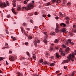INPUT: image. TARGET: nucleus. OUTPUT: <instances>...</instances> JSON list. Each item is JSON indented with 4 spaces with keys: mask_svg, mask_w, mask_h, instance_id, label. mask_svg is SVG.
Instances as JSON below:
<instances>
[{
    "mask_svg": "<svg viewBox=\"0 0 76 76\" xmlns=\"http://www.w3.org/2000/svg\"><path fill=\"white\" fill-rule=\"evenodd\" d=\"M62 47H63L64 48H66V46L64 44L62 45Z\"/></svg>",
    "mask_w": 76,
    "mask_h": 76,
    "instance_id": "obj_32",
    "label": "nucleus"
},
{
    "mask_svg": "<svg viewBox=\"0 0 76 76\" xmlns=\"http://www.w3.org/2000/svg\"><path fill=\"white\" fill-rule=\"evenodd\" d=\"M20 3H22L23 2V0H19Z\"/></svg>",
    "mask_w": 76,
    "mask_h": 76,
    "instance_id": "obj_60",
    "label": "nucleus"
},
{
    "mask_svg": "<svg viewBox=\"0 0 76 76\" xmlns=\"http://www.w3.org/2000/svg\"><path fill=\"white\" fill-rule=\"evenodd\" d=\"M34 4L32 3H30L28 4H27V10H31V9H33L34 7Z\"/></svg>",
    "mask_w": 76,
    "mask_h": 76,
    "instance_id": "obj_1",
    "label": "nucleus"
},
{
    "mask_svg": "<svg viewBox=\"0 0 76 76\" xmlns=\"http://www.w3.org/2000/svg\"><path fill=\"white\" fill-rule=\"evenodd\" d=\"M13 7H16V3L13 4Z\"/></svg>",
    "mask_w": 76,
    "mask_h": 76,
    "instance_id": "obj_39",
    "label": "nucleus"
},
{
    "mask_svg": "<svg viewBox=\"0 0 76 76\" xmlns=\"http://www.w3.org/2000/svg\"><path fill=\"white\" fill-rule=\"evenodd\" d=\"M48 18H50V17H51V15H50V14H48Z\"/></svg>",
    "mask_w": 76,
    "mask_h": 76,
    "instance_id": "obj_55",
    "label": "nucleus"
},
{
    "mask_svg": "<svg viewBox=\"0 0 76 76\" xmlns=\"http://www.w3.org/2000/svg\"><path fill=\"white\" fill-rule=\"evenodd\" d=\"M61 55H62V56H65V54L62 52H61Z\"/></svg>",
    "mask_w": 76,
    "mask_h": 76,
    "instance_id": "obj_45",
    "label": "nucleus"
},
{
    "mask_svg": "<svg viewBox=\"0 0 76 76\" xmlns=\"http://www.w3.org/2000/svg\"><path fill=\"white\" fill-rule=\"evenodd\" d=\"M53 47H51L50 48V51H52L53 50Z\"/></svg>",
    "mask_w": 76,
    "mask_h": 76,
    "instance_id": "obj_27",
    "label": "nucleus"
},
{
    "mask_svg": "<svg viewBox=\"0 0 76 76\" xmlns=\"http://www.w3.org/2000/svg\"><path fill=\"white\" fill-rule=\"evenodd\" d=\"M6 3L7 6H9V3L8 1H6Z\"/></svg>",
    "mask_w": 76,
    "mask_h": 76,
    "instance_id": "obj_26",
    "label": "nucleus"
},
{
    "mask_svg": "<svg viewBox=\"0 0 76 76\" xmlns=\"http://www.w3.org/2000/svg\"><path fill=\"white\" fill-rule=\"evenodd\" d=\"M11 59L12 60V61H14L15 60V59L14 58V57L13 56H11Z\"/></svg>",
    "mask_w": 76,
    "mask_h": 76,
    "instance_id": "obj_16",
    "label": "nucleus"
},
{
    "mask_svg": "<svg viewBox=\"0 0 76 76\" xmlns=\"http://www.w3.org/2000/svg\"><path fill=\"white\" fill-rule=\"evenodd\" d=\"M56 58H59V57H60V56L58 54V53H56Z\"/></svg>",
    "mask_w": 76,
    "mask_h": 76,
    "instance_id": "obj_10",
    "label": "nucleus"
},
{
    "mask_svg": "<svg viewBox=\"0 0 76 76\" xmlns=\"http://www.w3.org/2000/svg\"><path fill=\"white\" fill-rule=\"evenodd\" d=\"M20 29L22 33L23 34V33L24 32V35H26V36H28V35L26 33L25 31L23 29V28L22 27H20Z\"/></svg>",
    "mask_w": 76,
    "mask_h": 76,
    "instance_id": "obj_5",
    "label": "nucleus"
},
{
    "mask_svg": "<svg viewBox=\"0 0 76 76\" xmlns=\"http://www.w3.org/2000/svg\"><path fill=\"white\" fill-rule=\"evenodd\" d=\"M54 65H55V64H54V63H53L50 65V66H54Z\"/></svg>",
    "mask_w": 76,
    "mask_h": 76,
    "instance_id": "obj_21",
    "label": "nucleus"
},
{
    "mask_svg": "<svg viewBox=\"0 0 76 76\" xmlns=\"http://www.w3.org/2000/svg\"><path fill=\"white\" fill-rule=\"evenodd\" d=\"M69 21H66V24H68V25H69Z\"/></svg>",
    "mask_w": 76,
    "mask_h": 76,
    "instance_id": "obj_58",
    "label": "nucleus"
},
{
    "mask_svg": "<svg viewBox=\"0 0 76 76\" xmlns=\"http://www.w3.org/2000/svg\"><path fill=\"white\" fill-rule=\"evenodd\" d=\"M55 31L56 32V33H58V32H59V30H58V28H57V27H56Z\"/></svg>",
    "mask_w": 76,
    "mask_h": 76,
    "instance_id": "obj_11",
    "label": "nucleus"
},
{
    "mask_svg": "<svg viewBox=\"0 0 76 76\" xmlns=\"http://www.w3.org/2000/svg\"><path fill=\"white\" fill-rule=\"evenodd\" d=\"M61 31L62 32H65L66 31V29H65V28H63L62 29Z\"/></svg>",
    "mask_w": 76,
    "mask_h": 76,
    "instance_id": "obj_15",
    "label": "nucleus"
},
{
    "mask_svg": "<svg viewBox=\"0 0 76 76\" xmlns=\"http://www.w3.org/2000/svg\"><path fill=\"white\" fill-rule=\"evenodd\" d=\"M3 60V57H0V61H1V60Z\"/></svg>",
    "mask_w": 76,
    "mask_h": 76,
    "instance_id": "obj_43",
    "label": "nucleus"
},
{
    "mask_svg": "<svg viewBox=\"0 0 76 76\" xmlns=\"http://www.w3.org/2000/svg\"><path fill=\"white\" fill-rule=\"evenodd\" d=\"M72 31L73 32H74V33H76V30L75 29H73L72 30Z\"/></svg>",
    "mask_w": 76,
    "mask_h": 76,
    "instance_id": "obj_25",
    "label": "nucleus"
},
{
    "mask_svg": "<svg viewBox=\"0 0 76 76\" xmlns=\"http://www.w3.org/2000/svg\"><path fill=\"white\" fill-rule=\"evenodd\" d=\"M17 9L18 11L19 12V6H17Z\"/></svg>",
    "mask_w": 76,
    "mask_h": 76,
    "instance_id": "obj_33",
    "label": "nucleus"
},
{
    "mask_svg": "<svg viewBox=\"0 0 76 76\" xmlns=\"http://www.w3.org/2000/svg\"><path fill=\"white\" fill-rule=\"evenodd\" d=\"M30 22L31 23H34V22H33V20H30Z\"/></svg>",
    "mask_w": 76,
    "mask_h": 76,
    "instance_id": "obj_44",
    "label": "nucleus"
},
{
    "mask_svg": "<svg viewBox=\"0 0 76 76\" xmlns=\"http://www.w3.org/2000/svg\"><path fill=\"white\" fill-rule=\"evenodd\" d=\"M19 75L20 76H23V74L22 73H20L19 74Z\"/></svg>",
    "mask_w": 76,
    "mask_h": 76,
    "instance_id": "obj_40",
    "label": "nucleus"
},
{
    "mask_svg": "<svg viewBox=\"0 0 76 76\" xmlns=\"http://www.w3.org/2000/svg\"><path fill=\"white\" fill-rule=\"evenodd\" d=\"M6 32L7 34H9V31L7 30H6Z\"/></svg>",
    "mask_w": 76,
    "mask_h": 76,
    "instance_id": "obj_52",
    "label": "nucleus"
},
{
    "mask_svg": "<svg viewBox=\"0 0 76 76\" xmlns=\"http://www.w3.org/2000/svg\"><path fill=\"white\" fill-rule=\"evenodd\" d=\"M35 15H38V13H37V12H36L34 13Z\"/></svg>",
    "mask_w": 76,
    "mask_h": 76,
    "instance_id": "obj_49",
    "label": "nucleus"
},
{
    "mask_svg": "<svg viewBox=\"0 0 76 76\" xmlns=\"http://www.w3.org/2000/svg\"><path fill=\"white\" fill-rule=\"evenodd\" d=\"M69 63V61H68V60H65L64 61L62 62V64H64V63Z\"/></svg>",
    "mask_w": 76,
    "mask_h": 76,
    "instance_id": "obj_12",
    "label": "nucleus"
},
{
    "mask_svg": "<svg viewBox=\"0 0 76 76\" xmlns=\"http://www.w3.org/2000/svg\"><path fill=\"white\" fill-rule=\"evenodd\" d=\"M33 76H39L36 74H34L33 75Z\"/></svg>",
    "mask_w": 76,
    "mask_h": 76,
    "instance_id": "obj_64",
    "label": "nucleus"
},
{
    "mask_svg": "<svg viewBox=\"0 0 76 76\" xmlns=\"http://www.w3.org/2000/svg\"><path fill=\"white\" fill-rule=\"evenodd\" d=\"M33 59L34 60H36V57L35 55H33Z\"/></svg>",
    "mask_w": 76,
    "mask_h": 76,
    "instance_id": "obj_19",
    "label": "nucleus"
},
{
    "mask_svg": "<svg viewBox=\"0 0 76 76\" xmlns=\"http://www.w3.org/2000/svg\"><path fill=\"white\" fill-rule=\"evenodd\" d=\"M11 38H12V39H13V40H14V41H15V40L16 39V38H15V37L13 38V37L12 36L11 37Z\"/></svg>",
    "mask_w": 76,
    "mask_h": 76,
    "instance_id": "obj_31",
    "label": "nucleus"
},
{
    "mask_svg": "<svg viewBox=\"0 0 76 76\" xmlns=\"http://www.w3.org/2000/svg\"><path fill=\"white\" fill-rule=\"evenodd\" d=\"M12 12L13 13H14V14H16V13L15 12V9L14 8H12Z\"/></svg>",
    "mask_w": 76,
    "mask_h": 76,
    "instance_id": "obj_9",
    "label": "nucleus"
},
{
    "mask_svg": "<svg viewBox=\"0 0 76 76\" xmlns=\"http://www.w3.org/2000/svg\"><path fill=\"white\" fill-rule=\"evenodd\" d=\"M56 34L55 33V32H53V33H51L50 34V35H55Z\"/></svg>",
    "mask_w": 76,
    "mask_h": 76,
    "instance_id": "obj_37",
    "label": "nucleus"
},
{
    "mask_svg": "<svg viewBox=\"0 0 76 76\" xmlns=\"http://www.w3.org/2000/svg\"><path fill=\"white\" fill-rule=\"evenodd\" d=\"M55 48L56 50H59V48H58V46H56Z\"/></svg>",
    "mask_w": 76,
    "mask_h": 76,
    "instance_id": "obj_35",
    "label": "nucleus"
},
{
    "mask_svg": "<svg viewBox=\"0 0 76 76\" xmlns=\"http://www.w3.org/2000/svg\"><path fill=\"white\" fill-rule=\"evenodd\" d=\"M24 3L25 4H27V2L26 1H24Z\"/></svg>",
    "mask_w": 76,
    "mask_h": 76,
    "instance_id": "obj_50",
    "label": "nucleus"
},
{
    "mask_svg": "<svg viewBox=\"0 0 76 76\" xmlns=\"http://www.w3.org/2000/svg\"><path fill=\"white\" fill-rule=\"evenodd\" d=\"M67 5L68 6H70V5H71V4L69 2L67 3Z\"/></svg>",
    "mask_w": 76,
    "mask_h": 76,
    "instance_id": "obj_29",
    "label": "nucleus"
},
{
    "mask_svg": "<svg viewBox=\"0 0 76 76\" xmlns=\"http://www.w3.org/2000/svg\"><path fill=\"white\" fill-rule=\"evenodd\" d=\"M26 45H28V42H26L25 43Z\"/></svg>",
    "mask_w": 76,
    "mask_h": 76,
    "instance_id": "obj_48",
    "label": "nucleus"
},
{
    "mask_svg": "<svg viewBox=\"0 0 76 76\" xmlns=\"http://www.w3.org/2000/svg\"><path fill=\"white\" fill-rule=\"evenodd\" d=\"M56 28H59V25H58V23H57L56 24Z\"/></svg>",
    "mask_w": 76,
    "mask_h": 76,
    "instance_id": "obj_30",
    "label": "nucleus"
},
{
    "mask_svg": "<svg viewBox=\"0 0 76 76\" xmlns=\"http://www.w3.org/2000/svg\"><path fill=\"white\" fill-rule=\"evenodd\" d=\"M52 2H53V3H54V2H55V1H56V0H52L51 1Z\"/></svg>",
    "mask_w": 76,
    "mask_h": 76,
    "instance_id": "obj_61",
    "label": "nucleus"
},
{
    "mask_svg": "<svg viewBox=\"0 0 76 76\" xmlns=\"http://www.w3.org/2000/svg\"><path fill=\"white\" fill-rule=\"evenodd\" d=\"M6 64H7V65H9V64H8V63L7 62V61H6Z\"/></svg>",
    "mask_w": 76,
    "mask_h": 76,
    "instance_id": "obj_59",
    "label": "nucleus"
},
{
    "mask_svg": "<svg viewBox=\"0 0 76 76\" xmlns=\"http://www.w3.org/2000/svg\"><path fill=\"white\" fill-rule=\"evenodd\" d=\"M32 54L33 55V56H35L36 53H35V51H33L32 52Z\"/></svg>",
    "mask_w": 76,
    "mask_h": 76,
    "instance_id": "obj_23",
    "label": "nucleus"
},
{
    "mask_svg": "<svg viewBox=\"0 0 76 76\" xmlns=\"http://www.w3.org/2000/svg\"><path fill=\"white\" fill-rule=\"evenodd\" d=\"M7 17L8 18H10V15H7Z\"/></svg>",
    "mask_w": 76,
    "mask_h": 76,
    "instance_id": "obj_38",
    "label": "nucleus"
},
{
    "mask_svg": "<svg viewBox=\"0 0 76 76\" xmlns=\"http://www.w3.org/2000/svg\"><path fill=\"white\" fill-rule=\"evenodd\" d=\"M60 25L61 26H63V25L64 27L66 26V24H65L64 23H61V24H60Z\"/></svg>",
    "mask_w": 76,
    "mask_h": 76,
    "instance_id": "obj_17",
    "label": "nucleus"
},
{
    "mask_svg": "<svg viewBox=\"0 0 76 76\" xmlns=\"http://www.w3.org/2000/svg\"><path fill=\"white\" fill-rule=\"evenodd\" d=\"M42 17H43V18H46V15H42Z\"/></svg>",
    "mask_w": 76,
    "mask_h": 76,
    "instance_id": "obj_56",
    "label": "nucleus"
},
{
    "mask_svg": "<svg viewBox=\"0 0 76 76\" xmlns=\"http://www.w3.org/2000/svg\"><path fill=\"white\" fill-rule=\"evenodd\" d=\"M68 41L69 42L70 44H72V45H74V43H73V42H72V40L70 39H68Z\"/></svg>",
    "mask_w": 76,
    "mask_h": 76,
    "instance_id": "obj_8",
    "label": "nucleus"
},
{
    "mask_svg": "<svg viewBox=\"0 0 76 76\" xmlns=\"http://www.w3.org/2000/svg\"><path fill=\"white\" fill-rule=\"evenodd\" d=\"M44 34L45 35H47V32H45L44 33Z\"/></svg>",
    "mask_w": 76,
    "mask_h": 76,
    "instance_id": "obj_54",
    "label": "nucleus"
},
{
    "mask_svg": "<svg viewBox=\"0 0 76 76\" xmlns=\"http://www.w3.org/2000/svg\"><path fill=\"white\" fill-rule=\"evenodd\" d=\"M72 74L70 75V76H73L75 75V72L73 71L72 72Z\"/></svg>",
    "mask_w": 76,
    "mask_h": 76,
    "instance_id": "obj_18",
    "label": "nucleus"
},
{
    "mask_svg": "<svg viewBox=\"0 0 76 76\" xmlns=\"http://www.w3.org/2000/svg\"><path fill=\"white\" fill-rule=\"evenodd\" d=\"M21 9L22 10H28L27 9V7H23L21 8V6H20V8H19V10H20V9Z\"/></svg>",
    "mask_w": 76,
    "mask_h": 76,
    "instance_id": "obj_7",
    "label": "nucleus"
},
{
    "mask_svg": "<svg viewBox=\"0 0 76 76\" xmlns=\"http://www.w3.org/2000/svg\"><path fill=\"white\" fill-rule=\"evenodd\" d=\"M50 58L51 60H53V59L54 58V56H50Z\"/></svg>",
    "mask_w": 76,
    "mask_h": 76,
    "instance_id": "obj_34",
    "label": "nucleus"
},
{
    "mask_svg": "<svg viewBox=\"0 0 76 76\" xmlns=\"http://www.w3.org/2000/svg\"><path fill=\"white\" fill-rule=\"evenodd\" d=\"M46 6H50V2H48V3H47L46 4Z\"/></svg>",
    "mask_w": 76,
    "mask_h": 76,
    "instance_id": "obj_28",
    "label": "nucleus"
},
{
    "mask_svg": "<svg viewBox=\"0 0 76 76\" xmlns=\"http://www.w3.org/2000/svg\"><path fill=\"white\" fill-rule=\"evenodd\" d=\"M59 15L60 17H63V15L62 14V13L61 12L59 13Z\"/></svg>",
    "mask_w": 76,
    "mask_h": 76,
    "instance_id": "obj_14",
    "label": "nucleus"
},
{
    "mask_svg": "<svg viewBox=\"0 0 76 76\" xmlns=\"http://www.w3.org/2000/svg\"><path fill=\"white\" fill-rule=\"evenodd\" d=\"M26 54L27 56H28L29 57H30V54H29V53L28 52H26Z\"/></svg>",
    "mask_w": 76,
    "mask_h": 76,
    "instance_id": "obj_22",
    "label": "nucleus"
},
{
    "mask_svg": "<svg viewBox=\"0 0 76 76\" xmlns=\"http://www.w3.org/2000/svg\"><path fill=\"white\" fill-rule=\"evenodd\" d=\"M34 39L35 40L34 41V44L35 47H37L38 46L37 43H39L40 41L37 38H35Z\"/></svg>",
    "mask_w": 76,
    "mask_h": 76,
    "instance_id": "obj_2",
    "label": "nucleus"
},
{
    "mask_svg": "<svg viewBox=\"0 0 76 76\" xmlns=\"http://www.w3.org/2000/svg\"><path fill=\"white\" fill-rule=\"evenodd\" d=\"M64 69H67V66H64Z\"/></svg>",
    "mask_w": 76,
    "mask_h": 76,
    "instance_id": "obj_47",
    "label": "nucleus"
},
{
    "mask_svg": "<svg viewBox=\"0 0 76 76\" xmlns=\"http://www.w3.org/2000/svg\"><path fill=\"white\" fill-rule=\"evenodd\" d=\"M65 53L66 54H67V53H69V52L70 51V48H69L68 47H67L66 48V50H65Z\"/></svg>",
    "mask_w": 76,
    "mask_h": 76,
    "instance_id": "obj_6",
    "label": "nucleus"
},
{
    "mask_svg": "<svg viewBox=\"0 0 76 76\" xmlns=\"http://www.w3.org/2000/svg\"><path fill=\"white\" fill-rule=\"evenodd\" d=\"M0 7L2 8H4L7 7V5L5 2H2L1 0H0Z\"/></svg>",
    "mask_w": 76,
    "mask_h": 76,
    "instance_id": "obj_4",
    "label": "nucleus"
},
{
    "mask_svg": "<svg viewBox=\"0 0 76 76\" xmlns=\"http://www.w3.org/2000/svg\"><path fill=\"white\" fill-rule=\"evenodd\" d=\"M73 27L74 28H76V26H75V25H74L73 26Z\"/></svg>",
    "mask_w": 76,
    "mask_h": 76,
    "instance_id": "obj_63",
    "label": "nucleus"
},
{
    "mask_svg": "<svg viewBox=\"0 0 76 76\" xmlns=\"http://www.w3.org/2000/svg\"><path fill=\"white\" fill-rule=\"evenodd\" d=\"M58 42V40L57 39H56L55 40V43H57Z\"/></svg>",
    "mask_w": 76,
    "mask_h": 76,
    "instance_id": "obj_24",
    "label": "nucleus"
},
{
    "mask_svg": "<svg viewBox=\"0 0 76 76\" xmlns=\"http://www.w3.org/2000/svg\"><path fill=\"white\" fill-rule=\"evenodd\" d=\"M63 0L64 3H66V2H67V1H66V0Z\"/></svg>",
    "mask_w": 76,
    "mask_h": 76,
    "instance_id": "obj_53",
    "label": "nucleus"
},
{
    "mask_svg": "<svg viewBox=\"0 0 76 76\" xmlns=\"http://www.w3.org/2000/svg\"><path fill=\"white\" fill-rule=\"evenodd\" d=\"M23 26H26V23H24L23 24Z\"/></svg>",
    "mask_w": 76,
    "mask_h": 76,
    "instance_id": "obj_41",
    "label": "nucleus"
},
{
    "mask_svg": "<svg viewBox=\"0 0 76 76\" xmlns=\"http://www.w3.org/2000/svg\"><path fill=\"white\" fill-rule=\"evenodd\" d=\"M28 39H32V37L31 36L29 37H28Z\"/></svg>",
    "mask_w": 76,
    "mask_h": 76,
    "instance_id": "obj_36",
    "label": "nucleus"
},
{
    "mask_svg": "<svg viewBox=\"0 0 76 76\" xmlns=\"http://www.w3.org/2000/svg\"><path fill=\"white\" fill-rule=\"evenodd\" d=\"M66 20L68 22H69V21H70V19L68 17H66Z\"/></svg>",
    "mask_w": 76,
    "mask_h": 76,
    "instance_id": "obj_20",
    "label": "nucleus"
},
{
    "mask_svg": "<svg viewBox=\"0 0 76 76\" xmlns=\"http://www.w3.org/2000/svg\"><path fill=\"white\" fill-rule=\"evenodd\" d=\"M59 52L61 53V52H63V50L61 48H60L59 50Z\"/></svg>",
    "mask_w": 76,
    "mask_h": 76,
    "instance_id": "obj_42",
    "label": "nucleus"
},
{
    "mask_svg": "<svg viewBox=\"0 0 76 76\" xmlns=\"http://www.w3.org/2000/svg\"><path fill=\"white\" fill-rule=\"evenodd\" d=\"M68 58L69 61L70 60H72V61H74V60L72 59H74L75 58V55L73 54H70L68 56Z\"/></svg>",
    "mask_w": 76,
    "mask_h": 76,
    "instance_id": "obj_3",
    "label": "nucleus"
},
{
    "mask_svg": "<svg viewBox=\"0 0 76 76\" xmlns=\"http://www.w3.org/2000/svg\"><path fill=\"white\" fill-rule=\"evenodd\" d=\"M40 63H42L43 62V59H41L40 61Z\"/></svg>",
    "mask_w": 76,
    "mask_h": 76,
    "instance_id": "obj_46",
    "label": "nucleus"
},
{
    "mask_svg": "<svg viewBox=\"0 0 76 76\" xmlns=\"http://www.w3.org/2000/svg\"><path fill=\"white\" fill-rule=\"evenodd\" d=\"M26 30H27V31H30V28H26Z\"/></svg>",
    "mask_w": 76,
    "mask_h": 76,
    "instance_id": "obj_51",
    "label": "nucleus"
},
{
    "mask_svg": "<svg viewBox=\"0 0 76 76\" xmlns=\"http://www.w3.org/2000/svg\"><path fill=\"white\" fill-rule=\"evenodd\" d=\"M9 53L10 54H12V51L10 50L9 51Z\"/></svg>",
    "mask_w": 76,
    "mask_h": 76,
    "instance_id": "obj_57",
    "label": "nucleus"
},
{
    "mask_svg": "<svg viewBox=\"0 0 76 76\" xmlns=\"http://www.w3.org/2000/svg\"><path fill=\"white\" fill-rule=\"evenodd\" d=\"M44 42L45 43L46 45H47V42H48L49 41H47V40L46 39H44Z\"/></svg>",
    "mask_w": 76,
    "mask_h": 76,
    "instance_id": "obj_13",
    "label": "nucleus"
},
{
    "mask_svg": "<svg viewBox=\"0 0 76 76\" xmlns=\"http://www.w3.org/2000/svg\"><path fill=\"white\" fill-rule=\"evenodd\" d=\"M25 58L24 57H23L22 58V60H25Z\"/></svg>",
    "mask_w": 76,
    "mask_h": 76,
    "instance_id": "obj_62",
    "label": "nucleus"
}]
</instances>
